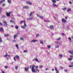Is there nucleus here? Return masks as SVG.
<instances>
[{
  "instance_id": "nucleus-1",
  "label": "nucleus",
  "mask_w": 73,
  "mask_h": 73,
  "mask_svg": "<svg viewBox=\"0 0 73 73\" xmlns=\"http://www.w3.org/2000/svg\"><path fill=\"white\" fill-rule=\"evenodd\" d=\"M35 66L33 65L32 68H31V70L33 73H36L37 72V71H36L35 69Z\"/></svg>"
},
{
  "instance_id": "nucleus-2",
  "label": "nucleus",
  "mask_w": 73,
  "mask_h": 73,
  "mask_svg": "<svg viewBox=\"0 0 73 73\" xmlns=\"http://www.w3.org/2000/svg\"><path fill=\"white\" fill-rule=\"evenodd\" d=\"M11 12H10L9 13L6 12V15L7 17H9L10 16V14L11 13Z\"/></svg>"
},
{
  "instance_id": "nucleus-3",
  "label": "nucleus",
  "mask_w": 73,
  "mask_h": 73,
  "mask_svg": "<svg viewBox=\"0 0 73 73\" xmlns=\"http://www.w3.org/2000/svg\"><path fill=\"white\" fill-rule=\"evenodd\" d=\"M3 23H4V25H5L6 27H8V24H7V23L6 21H4Z\"/></svg>"
},
{
  "instance_id": "nucleus-4",
  "label": "nucleus",
  "mask_w": 73,
  "mask_h": 73,
  "mask_svg": "<svg viewBox=\"0 0 73 73\" xmlns=\"http://www.w3.org/2000/svg\"><path fill=\"white\" fill-rule=\"evenodd\" d=\"M62 23H65L66 22V20H65L64 19H62Z\"/></svg>"
},
{
  "instance_id": "nucleus-5",
  "label": "nucleus",
  "mask_w": 73,
  "mask_h": 73,
  "mask_svg": "<svg viewBox=\"0 0 73 73\" xmlns=\"http://www.w3.org/2000/svg\"><path fill=\"white\" fill-rule=\"evenodd\" d=\"M33 13H35V11L31 12L29 14L30 17H31L33 15Z\"/></svg>"
},
{
  "instance_id": "nucleus-6",
  "label": "nucleus",
  "mask_w": 73,
  "mask_h": 73,
  "mask_svg": "<svg viewBox=\"0 0 73 73\" xmlns=\"http://www.w3.org/2000/svg\"><path fill=\"white\" fill-rule=\"evenodd\" d=\"M26 3L27 4H29V5H32V2H31L28 1H26Z\"/></svg>"
},
{
  "instance_id": "nucleus-7",
  "label": "nucleus",
  "mask_w": 73,
  "mask_h": 73,
  "mask_svg": "<svg viewBox=\"0 0 73 73\" xmlns=\"http://www.w3.org/2000/svg\"><path fill=\"white\" fill-rule=\"evenodd\" d=\"M4 57H11V56H10V55L6 54L4 55Z\"/></svg>"
},
{
  "instance_id": "nucleus-8",
  "label": "nucleus",
  "mask_w": 73,
  "mask_h": 73,
  "mask_svg": "<svg viewBox=\"0 0 73 73\" xmlns=\"http://www.w3.org/2000/svg\"><path fill=\"white\" fill-rule=\"evenodd\" d=\"M37 16L38 17H39V18L41 19H43V18H44V17H41V16L39 15H37Z\"/></svg>"
},
{
  "instance_id": "nucleus-9",
  "label": "nucleus",
  "mask_w": 73,
  "mask_h": 73,
  "mask_svg": "<svg viewBox=\"0 0 73 73\" xmlns=\"http://www.w3.org/2000/svg\"><path fill=\"white\" fill-rule=\"evenodd\" d=\"M71 11H72V10L70 8L68 9L67 10V11L68 12H71Z\"/></svg>"
},
{
  "instance_id": "nucleus-10",
  "label": "nucleus",
  "mask_w": 73,
  "mask_h": 73,
  "mask_svg": "<svg viewBox=\"0 0 73 73\" xmlns=\"http://www.w3.org/2000/svg\"><path fill=\"white\" fill-rule=\"evenodd\" d=\"M29 7L28 6H26L23 8V9H28Z\"/></svg>"
},
{
  "instance_id": "nucleus-11",
  "label": "nucleus",
  "mask_w": 73,
  "mask_h": 73,
  "mask_svg": "<svg viewBox=\"0 0 73 73\" xmlns=\"http://www.w3.org/2000/svg\"><path fill=\"white\" fill-rule=\"evenodd\" d=\"M33 17H31V18L27 19V20H33Z\"/></svg>"
},
{
  "instance_id": "nucleus-12",
  "label": "nucleus",
  "mask_w": 73,
  "mask_h": 73,
  "mask_svg": "<svg viewBox=\"0 0 73 73\" xmlns=\"http://www.w3.org/2000/svg\"><path fill=\"white\" fill-rule=\"evenodd\" d=\"M55 69L57 73H59V72L58 71V69H57V68H55Z\"/></svg>"
},
{
  "instance_id": "nucleus-13",
  "label": "nucleus",
  "mask_w": 73,
  "mask_h": 73,
  "mask_svg": "<svg viewBox=\"0 0 73 73\" xmlns=\"http://www.w3.org/2000/svg\"><path fill=\"white\" fill-rule=\"evenodd\" d=\"M16 58L18 59V60H20V57L18 55H17L16 56Z\"/></svg>"
},
{
  "instance_id": "nucleus-14",
  "label": "nucleus",
  "mask_w": 73,
  "mask_h": 73,
  "mask_svg": "<svg viewBox=\"0 0 73 73\" xmlns=\"http://www.w3.org/2000/svg\"><path fill=\"white\" fill-rule=\"evenodd\" d=\"M50 27L51 29H53V28L54 27V26H53V25H52L50 26Z\"/></svg>"
},
{
  "instance_id": "nucleus-15",
  "label": "nucleus",
  "mask_w": 73,
  "mask_h": 73,
  "mask_svg": "<svg viewBox=\"0 0 73 73\" xmlns=\"http://www.w3.org/2000/svg\"><path fill=\"white\" fill-rule=\"evenodd\" d=\"M9 34H7L4 35V37H9Z\"/></svg>"
},
{
  "instance_id": "nucleus-16",
  "label": "nucleus",
  "mask_w": 73,
  "mask_h": 73,
  "mask_svg": "<svg viewBox=\"0 0 73 73\" xmlns=\"http://www.w3.org/2000/svg\"><path fill=\"white\" fill-rule=\"evenodd\" d=\"M59 56L60 57V58H62V54H60L59 55Z\"/></svg>"
},
{
  "instance_id": "nucleus-17",
  "label": "nucleus",
  "mask_w": 73,
  "mask_h": 73,
  "mask_svg": "<svg viewBox=\"0 0 73 73\" xmlns=\"http://www.w3.org/2000/svg\"><path fill=\"white\" fill-rule=\"evenodd\" d=\"M0 30L1 32H3L4 29L3 28L1 27V28H0Z\"/></svg>"
},
{
  "instance_id": "nucleus-18",
  "label": "nucleus",
  "mask_w": 73,
  "mask_h": 73,
  "mask_svg": "<svg viewBox=\"0 0 73 73\" xmlns=\"http://www.w3.org/2000/svg\"><path fill=\"white\" fill-rule=\"evenodd\" d=\"M37 41H38V40H32L31 41V42H37Z\"/></svg>"
},
{
  "instance_id": "nucleus-19",
  "label": "nucleus",
  "mask_w": 73,
  "mask_h": 73,
  "mask_svg": "<svg viewBox=\"0 0 73 73\" xmlns=\"http://www.w3.org/2000/svg\"><path fill=\"white\" fill-rule=\"evenodd\" d=\"M52 6H54V7H57V5L54 3H53L52 5Z\"/></svg>"
},
{
  "instance_id": "nucleus-20",
  "label": "nucleus",
  "mask_w": 73,
  "mask_h": 73,
  "mask_svg": "<svg viewBox=\"0 0 73 73\" xmlns=\"http://www.w3.org/2000/svg\"><path fill=\"white\" fill-rule=\"evenodd\" d=\"M68 52H69V53H70V54H71L72 55H73V52L70 51H68Z\"/></svg>"
},
{
  "instance_id": "nucleus-21",
  "label": "nucleus",
  "mask_w": 73,
  "mask_h": 73,
  "mask_svg": "<svg viewBox=\"0 0 73 73\" xmlns=\"http://www.w3.org/2000/svg\"><path fill=\"white\" fill-rule=\"evenodd\" d=\"M2 1H0V3L2 4L3 3L5 2V0H2Z\"/></svg>"
},
{
  "instance_id": "nucleus-22",
  "label": "nucleus",
  "mask_w": 73,
  "mask_h": 73,
  "mask_svg": "<svg viewBox=\"0 0 73 73\" xmlns=\"http://www.w3.org/2000/svg\"><path fill=\"white\" fill-rule=\"evenodd\" d=\"M7 2L8 3H9V4H11V0H7Z\"/></svg>"
},
{
  "instance_id": "nucleus-23",
  "label": "nucleus",
  "mask_w": 73,
  "mask_h": 73,
  "mask_svg": "<svg viewBox=\"0 0 73 73\" xmlns=\"http://www.w3.org/2000/svg\"><path fill=\"white\" fill-rule=\"evenodd\" d=\"M55 43L56 44H57V45H60V43L58 42L57 41L55 42Z\"/></svg>"
},
{
  "instance_id": "nucleus-24",
  "label": "nucleus",
  "mask_w": 73,
  "mask_h": 73,
  "mask_svg": "<svg viewBox=\"0 0 73 73\" xmlns=\"http://www.w3.org/2000/svg\"><path fill=\"white\" fill-rule=\"evenodd\" d=\"M52 1L53 3L54 4V3H56V1L55 0H51Z\"/></svg>"
},
{
  "instance_id": "nucleus-25",
  "label": "nucleus",
  "mask_w": 73,
  "mask_h": 73,
  "mask_svg": "<svg viewBox=\"0 0 73 73\" xmlns=\"http://www.w3.org/2000/svg\"><path fill=\"white\" fill-rule=\"evenodd\" d=\"M17 37V35H15L14 36V38H16Z\"/></svg>"
},
{
  "instance_id": "nucleus-26",
  "label": "nucleus",
  "mask_w": 73,
  "mask_h": 73,
  "mask_svg": "<svg viewBox=\"0 0 73 73\" xmlns=\"http://www.w3.org/2000/svg\"><path fill=\"white\" fill-rule=\"evenodd\" d=\"M25 70L26 72H28V68H25Z\"/></svg>"
},
{
  "instance_id": "nucleus-27",
  "label": "nucleus",
  "mask_w": 73,
  "mask_h": 73,
  "mask_svg": "<svg viewBox=\"0 0 73 73\" xmlns=\"http://www.w3.org/2000/svg\"><path fill=\"white\" fill-rule=\"evenodd\" d=\"M67 9L66 7H64L62 9V10L63 11H65V10H66Z\"/></svg>"
},
{
  "instance_id": "nucleus-28",
  "label": "nucleus",
  "mask_w": 73,
  "mask_h": 73,
  "mask_svg": "<svg viewBox=\"0 0 73 73\" xmlns=\"http://www.w3.org/2000/svg\"><path fill=\"white\" fill-rule=\"evenodd\" d=\"M20 40H22L23 41H24V38L23 37H21L20 38Z\"/></svg>"
},
{
  "instance_id": "nucleus-29",
  "label": "nucleus",
  "mask_w": 73,
  "mask_h": 73,
  "mask_svg": "<svg viewBox=\"0 0 73 73\" xmlns=\"http://www.w3.org/2000/svg\"><path fill=\"white\" fill-rule=\"evenodd\" d=\"M35 60L36 61H37L38 62H40V61L38 60V59L37 58L35 59Z\"/></svg>"
},
{
  "instance_id": "nucleus-30",
  "label": "nucleus",
  "mask_w": 73,
  "mask_h": 73,
  "mask_svg": "<svg viewBox=\"0 0 73 73\" xmlns=\"http://www.w3.org/2000/svg\"><path fill=\"white\" fill-rule=\"evenodd\" d=\"M40 44H44L43 42H42V40H40Z\"/></svg>"
},
{
  "instance_id": "nucleus-31",
  "label": "nucleus",
  "mask_w": 73,
  "mask_h": 73,
  "mask_svg": "<svg viewBox=\"0 0 73 73\" xmlns=\"http://www.w3.org/2000/svg\"><path fill=\"white\" fill-rule=\"evenodd\" d=\"M15 28L16 29H19V27H18L17 26L15 27Z\"/></svg>"
},
{
  "instance_id": "nucleus-32",
  "label": "nucleus",
  "mask_w": 73,
  "mask_h": 73,
  "mask_svg": "<svg viewBox=\"0 0 73 73\" xmlns=\"http://www.w3.org/2000/svg\"><path fill=\"white\" fill-rule=\"evenodd\" d=\"M15 46L16 48H17V49H19V45H18V44H16Z\"/></svg>"
},
{
  "instance_id": "nucleus-33",
  "label": "nucleus",
  "mask_w": 73,
  "mask_h": 73,
  "mask_svg": "<svg viewBox=\"0 0 73 73\" xmlns=\"http://www.w3.org/2000/svg\"><path fill=\"white\" fill-rule=\"evenodd\" d=\"M58 45H57L55 47V48H59V46H60V45L59 44H58Z\"/></svg>"
},
{
  "instance_id": "nucleus-34",
  "label": "nucleus",
  "mask_w": 73,
  "mask_h": 73,
  "mask_svg": "<svg viewBox=\"0 0 73 73\" xmlns=\"http://www.w3.org/2000/svg\"><path fill=\"white\" fill-rule=\"evenodd\" d=\"M39 36V34H37L36 35V38H37V37H38Z\"/></svg>"
},
{
  "instance_id": "nucleus-35",
  "label": "nucleus",
  "mask_w": 73,
  "mask_h": 73,
  "mask_svg": "<svg viewBox=\"0 0 73 73\" xmlns=\"http://www.w3.org/2000/svg\"><path fill=\"white\" fill-rule=\"evenodd\" d=\"M72 58H68V60H69L70 61H72Z\"/></svg>"
},
{
  "instance_id": "nucleus-36",
  "label": "nucleus",
  "mask_w": 73,
  "mask_h": 73,
  "mask_svg": "<svg viewBox=\"0 0 73 73\" xmlns=\"http://www.w3.org/2000/svg\"><path fill=\"white\" fill-rule=\"evenodd\" d=\"M16 70H17L18 69V66H15V67Z\"/></svg>"
},
{
  "instance_id": "nucleus-37",
  "label": "nucleus",
  "mask_w": 73,
  "mask_h": 73,
  "mask_svg": "<svg viewBox=\"0 0 73 73\" xmlns=\"http://www.w3.org/2000/svg\"><path fill=\"white\" fill-rule=\"evenodd\" d=\"M21 27L22 28H23V29H25V26H21Z\"/></svg>"
},
{
  "instance_id": "nucleus-38",
  "label": "nucleus",
  "mask_w": 73,
  "mask_h": 73,
  "mask_svg": "<svg viewBox=\"0 0 73 73\" xmlns=\"http://www.w3.org/2000/svg\"><path fill=\"white\" fill-rule=\"evenodd\" d=\"M3 40H1V38L0 37V42H2Z\"/></svg>"
},
{
  "instance_id": "nucleus-39",
  "label": "nucleus",
  "mask_w": 73,
  "mask_h": 73,
  "mask_svg": "<svg viewBox=\"0 0 73 73\" xmlns=\"http://www.w3.org/2000/svg\"><path fill=\"white\" fill-rule=\"evenodd\" d=\"M5 5H6L5 3H4L3 4L2 6V7H4L5 6Z\"/></svg>"
},
{
  "instance_id": "nucleus-40",
  "label": "nucleus",
  "mask_w": 73,
  "mask_h": 73,
  "mask_svg": "<svg viewBox=\"0 0 73 73\" xmlns=\"http://www.w3.org/2000/svg\"><path fill=\"white\" fill-rule=\"evenodd\" d=\"M47 47L48 48V49H49V48H51V46L50 45H48L47 46Z\"/></svg>"
},
{
  "instance_id": "nucleus-41",
  "label": "nucleus",
  "mask_w": 73,
  "mask_h": 73,
  "mask_svg": "<svg viewBox=\"0 0 73 73\" xmlns=\"http://www.w3.org/2000/svg\"><path fill=\"white\" fill-rule=\"evenodd\" d=\"M43 67V66L42 65H41L39 66V68H42Z\"/></svg>"
},
{
  "instance_id": "nucleus-42",
  "label": "nucleus",
  "mask_w": 73,
  "mask_h": 73,
  "mask_svg": "<svg viewBox=\"0 0 73 73\" xmlns=\"http://www.w3.org/2000/svg\"><path fill=\"white\" fill-rule=\"evenodd\" d=\"M2 11V8L1 7H0V13H1V12Z\"/></svg>"
},
{
  "instance_id": "nucleus-43",
  "label": "nucleus",
  "mask_w": 73,
  "mask_h": 73,
  "mask_svg": "<svg viewBox=\"0 0 73 73\" xmlns=\"http://www.w3.org/2000/svg\"><path fill=\"white\" fill-rule=\"evenodd\" d=\"M38 66H35V68L36 69H38Z\"/></svg>"
},
{
  "instance_id": "nucleus-44",
  "label": "nucleus",
  "mask_w": 73,
  "mask_h": 73,
  "mask_svg": "<svg viewBox=\"0 0 73 73\" xmlns=\"http://www.w3.org/2000/svg\"><path fill=\"white\" fill-rule=\"evenodd\" d=\"M13 22H14V21H13L12 20H10V23H13Z\"/></svg>"
},
{
  "instance_id": "nucleus-45",
  "label": "nucleus",
  "mask_w": 73,
  "mask_h": 73,
  "mask_svg": "<svg viewBox=\"0 0 73 73\" xmlns=\"http://www.w3.org/2000/svg\"><path fill=\"white\" fill-rule=\"evenodd\" d=\"M68 40H70V42H71V41H72V39H71V38H68Z\"/></svg>"
},
{
  "instance_id": "nucleus-46",
  "label": "nucleus",
  "mask_w": 73,
  "mask_h": 73,
  "mask_svg": "<svg viewBox=\"0 0 73 73\" xmlns=\"http://www.w3.org/2000/svg\"><path fill=\"white\" fill-rule=\"evenodd\" d=\"M61 39V38H57L56 40H60Z\"/></svg>"
},
{
  "instance_id": "nucleus-47",
  "label": "nucleus",
  "mask_w": 73,
  "mask_h": 73,
  "mask_svg": "<svg viewBox=\"0 0 73 73\" xmlns=\"http://www.w3.org/2000/svg\"><path fill=\"white\" fill-rule=\"evenodd\" d=\"M24 22V21H22L20 23V24H22V23H23Z\"/></svg>"
},
{
  "instance_id": "nucleus-48",
  "label": "nucleus",
  "mask_w": 73,
  "mask_h": 73,
  "mask_svg": "<svg viewBox=\"0 0 73 73\" xmlns=\"http://www.w3.org/2000/svg\"><path fill=\"white\" fill-rule=\"evenodd\" d=\"M0 25L1 26H2L3 25V24L1 22H0Z\"/></svg>"
},
{
  "instance_id": "nucleus-49",
  "label": "nucleus",
  "mask_w": 73,
  "mask_h": 73,
  "mask_svg": "<svg viewBox=\"0 0 73 73\" xmlns=\"http://www.w3.org/2000/svg\"><path fill=\"white\" fill-rule=\"evenodd\" d=\"M73 67V65H72V66L70 65L69 66V67H70V68H71V67Z\"/></svg>"
},
{
  "instance_id": "nucleus-50",
  "label": "nucleus",
  "mask_w": 73,
  "mask_h": 73,
  "mask_svg": "<svg viewBox=\"0 0 73 73\" xmlns=\"http://www.w3.org/2000/svg\"><path fill=\"white\" fill-rule=\"evenodd\" d=\"M27 52H28V51H27V50H24V53Z\"/></svg>"
},
{
  "instance_id": "nucleus-51",
  "label": "nucleus",
  "mask_w": 73,
  "mask_h": 73,
  "mask_svg": "<svg viewBox=\"0 0 73 73\" xmlns=\"http://www.w3.org/2000/svg\"><path fill=\"white\" fill-rule=\"evenodd\" d=\"M70 57L72 58L73 57V55H70Z\"/></svg>"
},
{
  "instance_id": "nucleus-52",
  "label": "nucleus",
  "mask_w": 73,
  "mask_h": 73,
  "mask_svg": "<svg viewBox=\"0 0 73 73\" xmlns=\"http://www.w3.org/2000/svg\"><path fill=\"white\" fill-rule=\"evenodd\" d=\"M1 71H2V73H5V72H4V71H3V70H1Z\"/></svg>"
},
{
  "instance_id": "nucleus-53",
  "label": "nucleus",
  "mask_w": 73,
  "mask_h": 73,
  "mask_svg": "<svg viewBox=\"0 0 73 73\" xmlns=\"http://www.w3.org/2000/svg\"><path fill=\"white\" fill-rule=\"evenodd\" d=\"M24 25H25V27H27V25H26V23H24Z\"/></svg>"
},
{
  "instance_id": "nucleus-54",
  "label": "nucleus",
  "mask_w": 73,
  "mask_h": 73,
  "mask_svg": "<svg viewBox=\"0 0 73 73\" xmlns=\"http://www.w3.org/2000/svg\"><path fill=\"white\" fill-rule=\"evenodd\" d=\"M5 69H7L8 68V67L7 66H5Z\"/></svg>"
},
{
  "instance_id": "nucleus-55",
  "label": "nucleus",
  "mask_w": 73,
  "mask_h": 73,
  "mask_svg": "<svg viewBox=\"0 0 73 73\" xmlns=\"http://www.w3.org/2000/svg\"><path fill=\"white\" fill-rule=\"evenodd\" d=\"M14 60H15V61H16V58H15V57H14Z\"/></svg>"
},
{
  "instance_id": "nucleus-56",
  "label": "nucleus",
  "mask_w": 73,
  "mask_h": 73,
  "mask_svg": "<svg viewBox=\"0 0 73 73\" xmlns=\"http://www.w3.org/2000/svg\"><path fill=\"white\" fill-rule=\"evenodd\" d=\"M44 21L45 22H49V21H45V20H44Z\"/></svg>"
},
{
  "instance_id": "nucleus-57",
  "label": "nucleus",
  "mask_w": 73,
  "mask_h": 73,
  "mask_svg": "<svg viewBox=\"0 0 73 73\" xmlns=\"http://www.w3.org/2000/svg\"><path fill=\"white\" fill-rule=\"evenodd\" d=\"M69 3L70 4H72V2H71V1H70Z\"/></svg>"
},
{
  "instance_id": "nucleus-58",
  "label": "nucleus",
  "mask_w": 73,
  "mask_h": 73,
  "mask_svg": "<svg viewBox=\"0 0 73 73\" xmlns=\"http://www.w3.org/2000/svg\"><path fill=\"white\" fill-rule=\"evenodd\" d=\"M36 71H37V72H40V71L38 69L36 70Z\"/></svg>"
},
{
  "instance_id": "nucleus-59",
  "label": "nucleus",
  "mask_w": 73,
  "mask_h": 73,
  "mask_svg": "<svg viewBox=\"0 0 73 73\" xmlns=\"http://www.w3.org/2000/svg\"><path fill=\"white\" fill-rule=\"evenodd\" d=\"M48 69H49L48 68H46L45 70H48Z\"/></svg>"
},
{
  "instance_id": "nucleus-60",
  "label": "nucleus",
  "mask_w": 73,
  "mask_h": 73,
  "mask_svg": "<svg viewBox=\"0 0 73 73\" xmlns=\"http://www.w3.org/2000/svg\"><path fill=\"white\" fill-rule=\"evenodd\" d=\"M64 72H67V70H64Z\"/></svg>"
},
{
  "instance_id": "nucleus-61",
  "label": "nucleus",
  "mask_w": 73,
  "mask_h": 73,
  "mask_svg": "<svg viewBox=\"0 0 73 73\" xmlns=\"http://www.w3.org/2000/svg\"><path fill=\"white\" fill-rule=\"evenodd\" d=\"M65 18L66 20H67V19H68V17H65Z\"/></svg>"
},
{
  "instance_id": "nucleus-62",
  "label": "nucleus",
  "mask_w": 73,
  "mask_h": 73,
  "mask_svg": "<svg viewBox=\"0 0 73 73\" xmlns=\"http://www.w3.org/2000/svg\"><path fill=\"white\" fill-rule=\"evenodd\" d=\"M54 69H52V71H54Z\"/></svg>"
},
{
  "instance_id": "nucleus-63",
  "label": "nucleus",
  "mask_w": 73,
  "mask_h": 73,
  "mask_svg": "<svg viewBox=\"0 0 73 73\" xmlns=\"http://www.w3.org/2000/svg\"><path fill=\"white\" fill-rule=\"evenodd\" d=\"M62 35H63V36L64 35V34L62 33Z\"/></svg>"
},
{
  "instance_id": "nucleus-64",
  "label": "nucleus",
  "mask_w": 73,
  "mask_h": 73,
  "mask_svg": "<svg viewBox=\"0 0 73 73\" xmlns=\"http://www.w3.org/2000/svg\"><path fill=\"white\" fill-rule=\"evenodd\" d=\"M72 38V39H73V36H72L71 37Z\"/></svg>"
}]
</instances>
